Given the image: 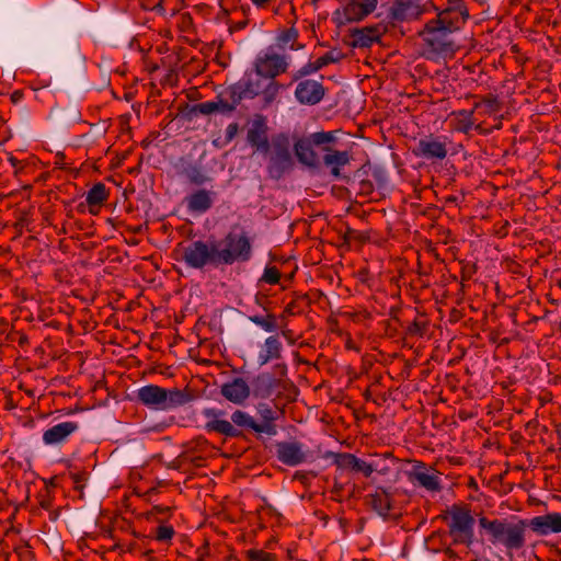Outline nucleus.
<instances>
[{
    "instance_id": "nucleus-7",
    "label": "nucleus",
    "mask_w": 561,
    "mask_h": 561,
    "mask_svg": "<svg viewBox=\"0 0 561 561\" xmlns=\"http://www.w3.org/2000/svg\"><path fill=\"white\" fill-rule=\"evenodd\" d=\"M334 140L332 131H318L309 137L299 138L294 144L295 156L300 163L317 168L321 163L322 149Z\"/></svg>"
},
{
    "instance_id": "nucleus-9",
    "label": "nucleus",
    "mask_w": 561,
    "mask_h": 561,
    "mask_svg": "<svg viewBox=\"0 0 561 561\" xmlns=\"http://www.w3.org/2000/svg\"><path fill=\"white\" fill-rule=\"evenodd\" d=\"M289 66L290 58L285 54L278 53L273 46L261 50L253 61V67L256 71L268 81H275V78L286 73Z\"/></svg>"
},
{
    "instance_id": "nucleus-24",
    "label": "nucleus",
    "mask_w": 561,
    "mask_h": 561,
    "mask_svg": "<svg viewBox=\"0 0 561 561\" xmlns=\"http://www.w3.org/2000/svg\"><path fill=\"white\" fill-rule=\"evenodd\" d=\"M216 193L205 188H198L188 194L184 203L191 214H205L214 204Z\"/></svg>"
},
{
    "instance_id": "nucleus-45",
    "label": "nucleus",
    "mask_w": 561,
    "mask_h": 561,
    "mask_svg": "<svg viewBox=\"0 0 561 561\" xmlns=\"http://www.w3.org/2000/svg\"><path fill=\"white\" fill-rule=\"evenodd\" d=\"M144 1H145V5L151 10L162 9L163 0H144Z\"/></svg>"
},
{
    "instance_id": "nucleus-38",
    "label": "nucleus",
    "mask_w": 561,
    "mask_h": 561,
    "mask_svg": "<svg viewBox=\"0 0 561 561\" xmlns=\"http://www.w3.org/2000/svg\"><path fill=\"white\" fill-rule=\"evenodd\" d=\"M280 279V272L276 266H266L264 268L261 282L270 285H275Z\"/></svg>"
},
{
    "instance_id": "nucleus-14",
    "label": "nucleus",
    "mask_w": 561,
    "mask_h": 561,
    "mask_svg": "<svg viewBox=\"0 0 561 561\" xmlns=\"http://www.w3.org/2000/svg\"><path fill=\"white\" fill-rule=\"evenodd\" d=\"M367 504L383 518L397 517L401 514V506L396 500V494L385 488L378 486L367 495Z\"/></svg>"
},
{
    "instance_id": "nucleus-21",
    "label": "nucleus",
    "mask_w": 561,
    "mask_h": 561,
    "mask_svg": "<svg viewBox=\"0 0 561 561\" xmlns=\"http://www.w3.org/2000/svg\"><path fill=\"white\" fill-rule=\"evenodd\" d=\"M325 90L321 82L306 79L300 81L295 90V98L301 104L314 105L324 96Z\"/></svg>"
},
{
    "instance_id": "nucleus-11",
    "label": "nucleus",
    "mask_w": 561,
    "mask_h": 561,
    "mask_svg": "<svg viewBox=\"0 0 561 561\" xmlns=\"http://www.w3.org/2000/svg\"><path fill=\"white\" fill-rule=\"evenodd\" d=\"M433 0H396L390 8V16L394 21H413L423 14L437 10Z\"/></svg>"
},
{
    "instance_id": "nucleus-46",
    "label": "nucleus",
    "mask_w": 561,
    "mask_h": 561,
    "mask_svg": "<svg viewBox=\"0 0 561 561\" xmlns=\"http://www.w3.org/2000/svg\"><path fill=\"white\" fill-rule=\"evenodd\" d=\"M23 98H24V93L21 90H15L10 95V100L14 104L20 103L23 100Z\"/></svg>"
},
{
    "instance_id": "nucleus-41",
    "label": "nucleus",
    "mask_w": 561,
    "mask_h": 561,
    "mask_svg": "<svg viewBox=\"0 0 561 561\" xmlns=\"http://www.w3.org/2000/svg\"><path fill=\"white\" fill-rule=\"evenodd\" d=\"M320 70L318 67L317 61H309L306 65H304L295 75V79L311 75Z\"/></svg>"
},
{
    "instance_id": "nucleus-10",
    "label": "nucleus",
    "mask_w": 561,
    "mask_h": 561,
    "mask_svg": "<svg viewBox=\"0 0 561 561\" xmlns=\"http://www.w3.org/2000/svg\"><path fill=\"white\" fill-rule=\"evenodd\" d=\"M275 374L262 373L253 381V394L255 398L267 399L278 393L284 388L287 366L277 364L274 367Z\"/></svg>"
},
{
    "instance_id": "nucleus-50",
    "label": "nucleus",
    "mask_w": 561,
    "mask_h": 561,
    "mask_svg": "<svg viewBox=\"0 0 561 561\" xmlns=\"http://www.w3.org/2000/svg\"><path fill=\"white\" fill-rule=\"evenodd\" d=\"M346 346H347L348 348H353V343H352L351 341H348V342L346 343Z\"/></svg>"
},
{
    "instance_id": "nucleus-36",
    "label": "nucleus",
    "mask_w": 561,
    "mask_h": 561,
    "mask_svg": "<svg viewBox=\"0 0 561 561\" xmlns=\"http://www.w3.org/2000/svg\"><path fill=\"white\" fill-rule=\"evenodd\" d=\"M185 176L191 184L202 185L208 181V178L198 167H190L185 170Z\"/></svg>"
},
{
    "instance_id": "nucleus-1",
    "label": "nucleus",
    "mask_w": 561,
    "mask_h": 561,
    "mask_svg": "<svg viewBox=\"0 0 561 561\" xmlns=\"http://www.w3.org/2000/svg\"><path fill=\"white\" fill-rule=\"evenodd\" d=\"M253 256V238L241 227L231 228L220 240H195L182 249L184 263L192 268L230 266L249 262Z\"/></svg>"
},
{
    "instance_id": "nucleus-25",
    "label": "nucleus",
    "mask_w": 561,
    "mask_h": 561,
    "mask_svg": "<svg viewBox=\"0 0 561 561\" xmlns=\"http://www.w3.org/2000/svg\"><path fill=\"white\" fill-rule=\"evenodd\" d=\"M79 424L75 421L58 423L43 433L45 445L55 446L67 442V439L78 431Z\"/></svg>"
},
{
    "instance_id": "nucleus-27",
    "label": "nucleus",
    "mask_w": 561,
    "mask_h": 561,
    "mask_svg": "<svg viewBox=\"0 0 561 561\" xmlns=\"http://www.w3.org/2000/svg\"><path fill=\"white\" fill-rule=\"evenodd\" d=\"M299 32L295 26L280 30L275 37V49L280 51L301 50L305 44L298 41Z\"/></svg>"
},
{
    "instance_id": "nucleus-3",
    "label": "nucleus",
    "mask_w": 561,
    "mask_h": 561,
    "mask_svg": "<svg viewBox=\"0 0 561 561\" xmlns=\"http://www.w3.org/2000/svg\"><path fill=\"white\" fill-rule=\"evenodd\" d=\"M225 411L218 409H205L203 415L206 419L205 430L226 437H240V428H250L255 433L268 432L266 427L259 424L249 413L237 410L231 414V421L224 419Z\"/></svg>"
},
{
    "instance_id": "nucleus-31",
    "label": "nucleus",
    "mask_w": 561,
    "mask_h": 561,
    "mask_svg": "<svg viewBox=\"0 0 561 561\" xmlns=\"http://www.w3.org/2000/svg\"><path fill=\"white\" fill-rule=\"evenodd\" d=\"M249 320L265 332L272 333L278 329L276 316L273 313L253 314L249 317Z\"/></svg>"
},
{
    "instance_id": "nucleus-15",
    "label": "nucleus",
    "mask_w": 561,
    "mask_h": 561,
    "mask_svg": "<svg viewBox=\"0 0 561 561\" xmlns=\"http://www.w3.org/2000/svg\"><path fill=\"white\" fill-rule=\"evenodd\" d=\"M247 142L255 152L267 154L272 145L268 139L267 118L262 114H256L249 123L247 129Z\"/></svg>"
},
{
    "instance_id": "nucleus-32",
    "label": "nucleus",
    "mask_w": 561,
    "mask_h": 561,
    "mask_svg": "<svg viewBox=\"0 0 561 561\" xmlns=\"http://www.w3.org/2000/svg\"><path fill=\"white\" fill-rule=\"evenodd\" d=\"M501 102L496 95L489 94L484 96L480 102H476L473 111L482 110L483 114L492 115L501 110Z\"/></svg>"
},
{
    "instance_id": "nucleus-43",
    "label": "nucleus",
    "mask_w": 561,
    "mask_h": 561,
    "mask_svg": "<svg viewBox=\"0 0 561 561\" xmlns=\"http://www.w3.org/2000/svg\"><path fill=\"white\" fill-rule=\"evenodd\" d=\"M8 162L11 164V167L14 169V174L16 175L24 169L23 161L16 159L14 156L10 154L8 157Z\"/></svg>"
},
{
    "instance_id": "nucleus-4",
    "label": "nucleus",
    "mask_w": 561,
    "mask_h": 561,
    "mask_svg": "<svg viewBox=\"0 0 561 561\" xmlns=\"http://www.w3.org/2000/svg\"><path fill=\"white\" fill-rule=\"evenodd\" d=\"M263 75L253 67L251 70L244 72V75L232 85L228 87L233 98L240 102L244 99H254L259 95L262 96L263 104H272L279 91L282 85L277 81H267Z\"/></svg>"
},
{
    "instance_id": "nucleus-40",
    "label": "nucleus",
    "mask_w": 561,
    "mask_h": 561,
    "mask_svg": "<svg viewBox=\"0 0 561 561\" xmlns=\"http://www.w3.org/2000/svg\"><path fill=\"white\" fill-rule=\"evenodd\" d=\"M374 469L370 466H368V462L356 457L353 463L352 471L354 472H360L365 478H369L374 473Z\"/></svg>"
},
{
    "instance_id": "nucleus-29",
    "label": "nucleus",
    "mask_w": 561,
    "mask_h": 561,
    "mask_svg": "<svg viewBox=\"0 0 561 561\" xmlns=\"http://www.w3.org/2000/svg\"><path fill=\"white\" fill-rule=\"evenodd\" d=\"M473 114V108L471 111L459 110L451 112L453 129L458 133L468 134L474 127Z\"/></svg>"
},
{
    "instance_id": "nucleus-30",
    "label": "nucleus",
    "mask_w": 561,
    "mask_h": 561,
    "mask_svg": "<svg viewBox=\"0 0 561 561\" xmlns=\"http://www.w3.org/2000/svg\"><path fill=\"white\" fill-rule=\"evenodd\" d=\"M108 195L105 184L99 182L88 191L85 202L90 207H100L107 201Z\"/></svg>"
},
{
    "instance_id": "nucleus-48",
    "label": "nucleus",
    "mask_w": 561,
    "mask_h": 561,
    "mask_svg": "<svg viewBox=\"0 0 561 561\" xmlns=\"http://www.w3.org/2000/svg\"><path fill=\"white\" fill-rule=\"evenodd\" d=\"M153 510H156L158 513H165V512L170 511L169 507H160V506H154Z\"/></svg>"
},
{
    "instance_id": "nucleus-26",
    "label": "nucleus",
    "mask_w": 561,
    "mask_h": 561,
    "mask_svg": "<svg viewBox=\"0 0 561 561\" xmlns=\"http://www.w3.org/2000/svg\"><path fill=\"white\" fill-rule=\"evenodd\" d=\"M282 353L283 344L279 340V335H270L265 339L257 354V364L264 366L272 360H277L282 357Z\"/></svg>"
},
{
    "instance_id": "nucleus-8",
    "label": "nucleus",
    "mask_w": 561,
    "mask_h": 561,
    "mask_svg": "<svg viewBox=\"0 0 561 561\" xmlns=\"http://www.w3.org/2000/svg\"><path fill=\"white\" fill-rule=\"evenodd\" d=\"M271 145L272 151L268 157L266 170L270 178L279 180L294 167V159L290 152V137L286 133L275 134L271 139Z\"/></svg>"
},
{
    "instance_id": "nucleus-2",
    "label": "nucleus",
    "mask_w": 561,
    "mask_h": 561,
    "mask_svg": "<svg viewBox=\"0 0 561 561\" xmlns=\"http://www.w3.org/2000/svg\"><path fill=\"white\" fill-rule=\"evenodd\" d=\"M436 16L428 20L419 32L426 49L438 56L454 55L458 45L455 33L461 30L469 18L463 0H448L447 7L437 5Z\"/></svg>"
},
{
    "instance_id": "nucleus-16",
    "label": "nucleus",
    "mask_w": 561,
    "mask_h": 561,
    "mask_svg": "<svg viewBox=\"0 0 561 561\" xmlns=\"http://www.w3.org/2000/svg\"><path fill=\"white\" fill-rule=\"evenodd\" d=\"M413 153L428 161H442L448 153L447 138L430 134L419 140Z\"/></svg>"
},
{
    "instance_id": "nucleus-6",
    "label": "nucleus",
    "mask_w": 561,
    "mask_h": 561,
    "mask_svg": "<svg viewBox=\"0 0 561 561\" xmlns=\"http://www.w3.org/2000/svg\"><path fill=\"white\" fill-rule=\"evenodd\" d=\"M137 399L146 407L167 411L184 405L190 401V396L178 388L165 389L148 385L138 389Z\"/></svg>"
},
{
    "instance_id": "nucleus-23",
    "label": "nucleus",
    "mask_w": 561,
    "mask_h": 561,
    "mask_svg": "<svg viewBox=\"0 0 561 561\" xmlns=\"http://www.w3.org/2000/svg\"><path fill=\"white\" fill-rule=\"evenodd\" d=\"M530 529L538 536H548L561 533V514L548 513L546 515L535 516L528 523Z\"/></svg>"
},
{
    "instance_id": "nucleus-28",
    "label": "nucleus",
    "mask_w": 561,
    "mask_h": 561,
    "mask_svg": "<svg viewBox=\"0 0 561 561\" xmlns=\"http://www.w3.org/2000/svg\"><path fill=\"white\" fill-rule=\"evenodd\" d=\"M351 37L354 47L366 48L379 41L380 32L379 28L375 26L355 28L352 31Z\"/></svg>"
},
{
    "instance_id": "nucleus-5",
    "label": "nucleus",
    "mask_w": 561,
    "mask_h": 561,
    "mask_svg": "<svg viewBox=\"0 0 561 561\" xmlns=\"http://www.w3.org/2000/svg\"><path fill=\"white\" fill-rule=\"evenodd\" d=\"M481 528L488 531L490 541L493 545H502L506 550H519L525 546L526 520L518 519L517 523H510L507 519H489L484 516L479 518Z\"/></svg>"
},
{
    "instance_id": "nucleus-17",
    "label": "nucleus",
    "mask_w": 561,
    "mask_h": 561,
    "mask_svg": "<svg viewBox=\"0 0 561 561\" xmlns=\"http://www.w3.org/2000/svg\"><path fill=\"white\" fill-rule=\"evenodd\" d=\"M275 454L282 463L289 467L304 463L308 457V450L305 448V445L297 440L276 443Z\"/></svg>"
},
{
    "instance_id": "nucleus-35",
    "label": "nucleus",
    "mask_w": 561,
    "mask_h": 561,
    "mask_svg": "<svg viewBox=\"0 0 561 561\" xmlns=\"http://www.w3.org/2000/svg\"><path fill=\"white\" fill-rule=\"evenodd\" d=\"M175 530L171 525L161 524L156 528L154 539L162 543H171Z\"/></svg>"
},
{
    "instance_id": "nucleus-39",
    "label": "nucleus",
    "mask_w": 561,
    "mask_h": 561,
    "mask_svg": "<svg viewBox=\"0 0 561 561\" xmlns=\"http://www.w3.org/2000/svg\"><path fill=\"white\" fill-rule=\"evenodd\" d=\"M342 55L339 51L331 50L325 53L323 56L319 57L316 61L318 64V67L322 69L323 67L337 62L341 59Z\"/></svg>"
},
{
    "instance_id": "nucleus-22",
    "label": "nucleus",
    "mask_w": 561,
    "mask_h": 561,
    "mask_svg": "<svg viewBox=\"0 0 561 561\" xmlns=\"http://www.w3.org/2000/svg\"><path fill=\"white\" fill-rule=\"evenodd\" d=\"M220 393L226 400L242 404L249 399L251 388L244 378L236 377L221 385Z\"/></svg>"
},
{
    "instance_id": "nucleus-18",
    "label": "nucleus",
    "mask_w": 561,
    "mask_h": 561,
    "mask_svg": "<svg viewBox=\"0 0 561 561\" xmlns=\"http://www.w3.org/2000/svg\"><path fill=\"white\" fill-rule=\"evenodd\" d=\"M408 477L413 484H417L430 492H438L442 489L438 471L427 468L422 461H415Z\"/></svg>"
},
{
    "instance_id": "nucleus-47",
    "label": "nucleus",
    "mask_w": 561,
    "mask_h": 561,
    "mask_svg": "<svg viewBox=\"0 0 561 561\" xmlns=\"http://www.w3.org/2000/svg\"><path fill=\"white\" fill-rule=\"evenodd\" d=\"M257 9H264L271 2V0H250Z\"/></svg>"
},
{
    "instance_id": "nucleus-42",
    "label": "nucleus",
    "mask_w": 561,
    "mask_h": 561,
    "mask_svg": "<svg viewBox=\"0 0 561 561\" xmlns=\"http://www.w3.org/2000/svg\"><path fill=\"white\" fill-rule=\"evenodd\" d=\"M239 125L237 123H230L226 128V140L230 142L238 134Z\"/></svg>"
},
{
    "instance_id": "nucleus-19",
    "label": "nucleus",
    "mask_w": 561,
    "mask_h": 561,
    "mask_svg": "<svg viewBox=\"0 0 561 561\" xmlns=\"http://www.w3.org/2000/svg\"><path fill=\"white\" fill-rule=\"evenodd\" d=\"M353 160V154L348 150H337L333 148L332 144L327 145L322 149L321 163L330 170V173L334 178H340L342 169L348 165Z\"/></svg>"
},
{
    "instance_id": "nucleus-13",
    "label": "nucleus",
    "mask_w": 561,
    "mask_h": 561,
    "mask_svg": "<svg viewBox=\"0 0 561 561\" xmlns=\"http://www.w3.org/2000/svg\"><path fill=\"white\" fill-rule=\"evenodd\" d=\"M448 524L450 534L457 541L470 543L473 538L474 518L466 507L454 505L449 511Z\"/></svg>"
},
{
    "instance_id": "nucleus-49",
    "label": "nucleus",
    "mask_w": 561,
    "mask_h": 561,
    "mask_svg": "<svg viewBox=\"0 0 561 561\" xmlns=\"http://www.w3.org/2000/svg\"><path fill=\"white\" fill-rule=\"evenodd\" d=\"M293 306H294V304H293V302L288 304V305H287V307H286V309H285V311H286L287 313H291V312H293Z\"/></svg>"
},
{
    "instance_id": "nucleus-33",
    "label": "nucleus",
    "mask_w": 561,
    "mask_h": 561,
    "mask_svg": "<svg viewBox=\"0 0 561 561\" xmlns=\"http://www.w3.org/2000/svg\"><path fill=\"white\" fill-rule=\"evenodd\" d=\"M327 458H332L334 465L342 470H351L353 468L356 456L350 453H333L329 451L325 455Z\"/></svg>"
},
{
    "instance_id": "nucleus-44",
    "label": "nucleus",
    "mask_w": 561,
    "mask_h": 561,
    "mask_svg": "<svg viewBox=\"0 0 561 561\" xmlns=\"http://www.w3.org/2000/svg\"><path fill=\"white\" fill-rule=\"evenodd\" d=\"M282 336L288 341L289 344H295L296 339L294 335V331L290 329L282 330L280 332Z\"/></svg>"
},
{
    "instance_id": "nucleus-12",
    "label": "nucleus",
    "mask_w": 561,
    "mask_h": 561,
    "mask_svg": "<svg viewBox=\"0 0 561 561\" xmlns=\"http://www.w3.org/2000/svg\"><path fill=\"white\" fill-rule=\"evenodd\" d=\"M377 4L378 0H347L342 9L333 13V21L339 26L362 21L376 10Z\"/></svg>"
},
{
    "instance_id": "nucleus-37",
    "label": "nucleus",
    "mask_w": 561,
    "mask_h": 561,
    "mask_svg": "<svg viewBox=\"0 0 561 561\" xmlns=\"http://www.w3.org/2000/svg\"><path fill=\"white\" fill-rule=\"evenodd\" d=\"M248 561H276V554L262 549H250L245 552Z\"/></svg>"
},
{
    "instance_id": "nucleus-20",
    "label": "nucleus",
    "mask_w": 561,
    "mask_h": 561,
    "mask_svg": "<svg viewBox=\"0 0 561 561\" xmlns=\"http://www.w3.org/2000/svg\"><path fill=\"white\" fill-rule=\"evenodd\" d=\"M239 105L238 101L233 98L229 88L224 93L217 96L216 101H207L199 103L195 110L203 115H210L219 112L221 114L232 113Z\"/></svg>"
},
{
    "instance_id": "nucleus-34",
    "label": "nucleus",
    "mask_w": 561,
    "mask_h": 561,
    "mask_svg": "<svg viewBox=\"0 0 561 561\" xmlns=\"http://www.w3.org/2000/svg\"><path fill=\"white\" fill-rule=\"evenodd\" d=\"M388 460H393L390 454L375 455L374 459L368 462V466L374 469L380 476H387L390 472V467L386 463Z\"/></svg>"
}]
</instances>
